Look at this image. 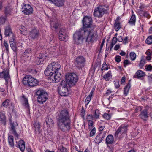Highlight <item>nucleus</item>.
<instances>
[{"label": "nucleus", "instance_id": "9d476101", "mask_svg": "<svg viewBox=\"0 0 152 152\" xmlns=\"http://www.w3.org/2000/svg\"><path fill=\"white\" fill-rule=\"evenodd\" d=\"M22 7V12L24 14L28 15L32 13L33 8L30 5L28 4H23Z\"/></svg>", "mask_w": 152, "mask_h": 152}, {"label": "nucleus", "instance_id": "bf43d9fd", "mask_svg": "<svg viewBox=\"0 0 152 152\" xmlns=\"http://www.w3.org/2000/svg\"><path fill=\"white\" fill-rule=\"evenodd\" d=\"M143 15L148 18H149L150 17L149 14L147 12V11H144Z\"/></svg>", "mask_w": 152, "mask_h": 152}, {"label": "nucleus", "instance_id": "bb28decb", "mask_svg": "<svg viewBox=\"0 0 152 152\" xmlns=\"http://www.w3.org/2000/svg\"><path fill=\"white\" fill-rule=\"evenodd\" d=\"M6 122V118L3 112H0V123L5 124Z\"/></svg>", "mask_w": 152, "mask_h": 152}, {"label": "nucleus", "instance_id": "13d9d810", "mask_svg": "<svg viewBox=\"0 0 152 152\" xmlns=\"http://www.w3.org/2000/svg\"><path fill=\"white\" fill-rule=\"evenodd\" d=\"M54 36L53 34H51L50 36V43L51 44L53 42H55V44L56 43V41H54Z\"/></svg>", "mask_w": 152, "mask_h": 152}, {"label": "nucleus", "instance_id": "49530a36", "mask_svg": "<svg viewBox=\"0 0 152 152\" xmlns=\"http://www.w3.org/2000/svg\"><path fill=\"white\" fill-rule=\"evenodd\" d=\"M130 57L131 60H134L136 58V54L133 52H131L130 53Z\"/></svg>", "mask_w": 152, "mask_h": 152}, {"label": "nucleus", "instance_id": "4468645a", "mask_svg": "<svg viewBox=\"0 0 152 152\" xmlns=\"http://www.w3.org/2000/svg\"><path fill=\"white\" fill-rule=\"evenodd\" d=\"M106 132H102L99 133L96 137L95 141L97 143L99 144L102 141L104 137Z\"/></svg>", "mask_w": 152, "mask_h": 152}, {"label": "nucleus", "instance_id": "412c9836", "mask_svg": "<svg viewBox=\"0 0 152 152\" xmlns=\"http://www.w3.org/2000/svg\"><path fill=\"white\" fill-rule=\"evenodd\" d=\"M145 75V73L144 72L141 70H138L136 72L133 77L139 79L144 76Z\"/></svg>", "mask_w": 152, "mask_h": 152}, {"label": "nucleus", "instance_id": "f03ea898", "mask_svg": "<svg viewBox=\"0 0 152 152\" xmlns=\"http://www.w3.org/2000/svg\"><path fill=\"white\" fill-rule=\"evenodd\" d=\"M71 120L68 112L66 110H62L58 116L57 125L58 128L64 132L70 129Z\"/></svg>", "mask_w": 152, "mask_h": 152}, {"label": "nucleus", "instance_id": "f704fd0d", "mask_svg": "<svg viewBox=\"0 0 152 152\" xmlns=\"http://www.w3.org/2000/svg\"><path fill=\"white\" fill-rule=\"evenodd\" d=\"M58 151L59 152H68V150L65 147L62 145L58 146Z\"/></svg>", "mask_w": 152, "mask_h": 152}, {"label": "nucleus", "instance_id": "79ce46f5", "mask_svg": "<svg viewBox=\"0 0 152 152\" xmlns=\"http://www.w3.org/2000/svg\"><path fill=\"white\" fill-rule=\"evenodd\" d=\"M145 43L148 45L152 44V35L149 36L145 41Z\"/></svg>", "mask_w": 152, "mask_h": 152}, {"label": "nucleus", "instance_id": "c9c22d12", "mask_svg": "<svg viewBox=\"0 0 152 152\" xmlns=\"http://www.w3.org/2000/svg\"><path fill=\"white\" fill-rule=\"evenodd\" d=\"M145 63V61L143 56H142L141 58V60L140 61L139 66L141 68L142 67Z\"/></svg>", "mask_w": 152, "mask_h": 152}, {"label": "nucleus", "instance_id": "8fccbe9b", "mask_svg": "<svg viewBox=\"0 0 152 152\" xmlns=\"http://www.w3.org/2000/svg\"><path fill=\"white\" fill-rule=\"evenodd\" d=\"M31 49H28L25 50L24 52V54L25 55L28 56V54H31Z\"/></svg>", "mask_w": 152, "mask_h": 152}, {"label": "nucleus", "instance_id": "b1692460", "mask_svg": "<svg viewBox=\"0 0 152 152\" xmlns=\"http://www.w3.org/2000/svg\"><path fill=\"white\" fill-rule=\"evenodd\" d=\"M8 142L9 145L12 148H14L15 144L14 138L12 136L9 135L8 137Z\"/></svg>", "mask_w": 152, "mask_h": 152}, {"label": "nucleus", "instance_id": "69168bd1", "mask_svg": "<svg viewBox=\"0 0 152 152\" xmlns=\"http://www.w3.org/2000/svg\"><path fill=\"white\" fill-rule=\"evenodd\" d=\"M110 89L107 90L106 93H105L104 95L107 96L110 94L112 93Z\"/></svg>", "mask_w": 152, "mask_h": 152}, {"label": "nucleus", "instance_id": "37998d69", "mask_svg": "<svg viewBox=\"0 0 152 152\" xmlns=\"http://www.w3.org/2000/svg\"><path fill=\"white\" fill-rule=\"evenodd\" d=\"M10 47L14 51H16V50L17 48L15 45V42H10Z\"/></svg>", "mask_w": 152, "mask_h": 152}, {"label": "nucleus", "instance_id": "ea45409f", "mask_svg": "<svg viewBox=\"0 0 152 152\" xmlns=\"http://www.w3.org/2000/svg\"><path fill=\"white\" fill-rule=\"evenodd\" d=\"M114 25L115 27V31H118L121 28V26L119 22H115Z\"/></svg>", "mask_w": 152, "mask_h": 152}, {"label": "nucleus", "instance_id": "6e6d98bb", "mask_svg": "<svg viewBox=\"0 0 152 152\" xmlns=\"http://www.w3.org/2000/svg\"><path fill=\"white\" fill-rule=\"evenodd\" d=\"M99 110H96L95 111L94 116H93L94 117V118L97 119L99 118Z\"/></svg>", "mask_w": 152, "mask_h": 152}, {"label": "nucleus", "instance_id": "5fc2aeb1", "mask_svg": "<svg viewBox=\"0 0 152 152\" xmlns=\"http://www.w3.org/2000/svg\"><path fill=\"white\" fill-rule=\"evenodd\" d=\"M88 124L89 129H91L93 128L94 122L93 121H88Z\"/></svg>", "mask_w": 152, "mask_h": 152}, {"label": "nucleus", "instance_id": "de8ad7c7", "mask_svg": "<svg viewBox=\"0 0 152 152\" xmlns=\"http://www.w3.org/2000/svg\"><path fill=\"white\" fill-rule=\"evenodd\" d=\"M66 28H60V31L58 33H61V34H63V35H66Z\"/></svg>", "mask_w": 152, "mask_h": 152}, {"label": "nucleus", "instance_id": "3c124183", "mask_svg": "<svg viewBox=\"0 0 152 152\" xmlns=\"http://www.w3.org/2000/svg\"><path fill=\"white\" fill-rule=\"evenodd\" d=\"M51 26L53 25V27L55 29H56L57 28L58 26L59 25V24L58 23H54V22H52L51 24Z\"/></svg>", "mask_w": 152, "mask_h": 152}, {"label": "nucleus", "instance_id": "7c9ffc66", "mask_svg": "<svg viewBox=\"0 0 152 152\" xmlns=\"http://www.w3.org/2000/svg\"><path fill=\"white\" fill-rule=\"evenodd\" d=\"M136 22V17L135 15L133 14L132 15L130 20L128 23L131 25H134Z\"/></svg>", "mask_w": 152, "mask_h": 152}, {"label": "nucleus", "instance_id": "423d86ee", "mask_svg": "<svg viewBox=\"0 0 152 152\" xmlns=\"http://www.w3.org/2000/svg\"><path fill=\"white\" fill-rule=\"evenodd\" d=\"M60 86L58 89V93L62 96H66L69 95L67 82L63 80L60 83Z\"/></svg>", "mask_w": 152, "mask_h": 152}, {"label": "nucleus", "instance_id": "473e14b6", "mask_svg": "<svg viewBox=\"0 0 152 152\" xmlns=\"http://www.w3.org/2000/svg\"><path fill=\"white\" fill-rule=\"evenodd\" d=\"M12 9L10 8L9 7H6L4 10V14L6 15H10Z\"/></svg>", "mask_w": 152, "mask_h": 152}, {"label": "nucleus", "instance_id": "6e6552de", "mask_svg": "<svg viewBox=\"0 0 152 152\" xmlns=\"http://www.w3.org/2000/svg\"><path fill=\"white\" fill-rule=\"evenodd\" d=\"M86 59L82 56L77 57L75 60V65L76 67L80 69L85 65Z\"/></svg>", "mask_w": 152, "mask_h": 152}, {"label": "nucleus", "instance_id": "a18cd8bd", "mask_svg": "<svg viewBox=\"0 0 152 152\" xmlns=\"http://www.w3.org/2000/svg\"><path fill=\"white\" fill-rule=\"evenodd\" d=\"M108 69V67L107 65L105 62H104L102 65L101 70L102 71L103 70H107Z\"/></svg>", "mask_w": 152, "mask_h": 152}, {"label": "nucleus", "instance_id": "20e7f679", "mask_svg": "<svg viewBox=\"0 0 152 152\" xmlns=\"http://www.w3.org/2000/svg\"><path fill=\"white\" fill-rule=\"evenodd\" d=\"M36 94L37 96V99L38 102L41 104L45 102L48 98L47 93L42 89L37 90Z\"/></svg>", "mask_w": 152, "mask_h": 152}, {"label": "nucleus", "instance_id": "2f4dec72", "mask_svg": "<svg viewBox=\"0 0 152 152\" xmlns=\"http://www.w3.org/2000/svg\"><path fill=\"white\" fill-rule=\"evenodd\" d=\"M54 3L58 7H61L64 4V0H53Z\"/></svg>", "mask_w": 152, "mask_h": 152}, {"label": "nucleus", "instance_id": "052dcab7", "mask_svg": "<svg viewBox=\"0 0 152 152\" xmlns=\"http://www.w3.org/2000/svg\"><path fill=\"white\" fill-rule=\"evenodd\" d=\"M91 99L90 98L88 97H86L85 101V103L86 105H88Z\"/></svg>", "mask_w": 152, "mask_h": 152}, {"label": "nucleus", "instance_id": "1a4fd4ad", "mask_svg": "<svg viewBox=\"0 0 152 152\" xmlns=\"http://www.w3.org/2000/svg\"><path fill=\"white\" fill-rule=\"evenodd\" d=\"M128 127V126L127 125L123 124L121 125L115 133V137L117 138L118 135H122L126 133L127 131Z\"/></svg>", "mask_w": 152, "mask_h": 152}, {"label": "nucleus", "instance_id": "338daca9", "mask_svg": "<svg viewBox=\"0 0 152 152\" xmlns=\"http://www.w3.org/2000/svg\"><path fill=\"white\" fill-rule=\"evenodd\" d=\"M129 37H126L124 39H123V43L124 44H126L127 43H128V38H129Z\"/></svg>", "mask_w": 152, "mask_h": 152}, {"label": "nucleus", "instance_id": "aec40b11", "mask_svg": "<svg viewBox=\"0 0 152 152\" xmlns=\"http://www.w3.org/2000/svg\"><path fill=\"white\" fill-rule=\"evenodd\" d=\"M16 146L19 147L22 152H24L25 148V142L23 140H21L19 141L18 144L16 145Z\"/></svg>", "mask_w": 152, "mask_h": 152}, {"label": "nucleus", "instance_id": "c756f323", "mask_svg": "<svg viewBox=\"0 0 152 152\" xmlns=\"http://www.w3.org/2000/svg\"><path fill=\"white\" fill-rule=\"evenodd\" d=\"M111 74V72L110 71H109L107 74L103 76V77L105 80L107 81H109L112 77Z\"/></svg>", "mask_w": 152, "mask_h": 152}, {"label": "nucleus", "instance_id": "c03bdc74", "mask_svg": "<svg viewBox=\"0 0 152 152\" xmlns=\"http://www.w3.org/2000/svg\"><path fill=\"white\" fill-rule=\"evenodd\" d=\"M23 104L24 106L27 108H28L29 107V104L28 103V100L26 98H24L23 99Z\"/></svg>", "mask_w": 152, "mask_h": 152}, {"label": "nucleus", "instance_id": "f8f14e48", "mask_svg": "<svg viewBox=\"0 0 152 152\" xmlns=\"http://www.w3.org/2000/svg\"><path fill=\"white\" fill-rule=\"evenodd\" d=\"M61 78L60 73L57 72L54 73L53 75L48 77V80L50 83H56L59 82Z\"/></svg>", "mask_w": 152, "mask_h": 152}, {"label": "nucleus", "instance_id": "ddd939ff", "mask_svg": "<svg viewBox=\"0 0 152 152\" xmlns=\"http://www.w3.org/2000/svg\"><path fill=\"white\" fill-rule=\"evenodd\" d=\"M47 57V54L45 53H42L40 54L36 59V62L37 65L42 64L43 61Z\"/></svg>", "mask_w": 152, "mask_h": 152}, {"label": "nucleus", "instance_id": "6ab92c4d", "mask_svg": "<svg viewBox=\"0 0 152 152\" xmlns=\"http://www.w3.org/2000/svg\"><path fill=\"white\" fill-rule=\"evenodd\" d=\"M53 70L51 67H49V65L48 66L47 68L45 69L44 71V73L46 76H49L53 75L55 72H53Z\"/></svg>", "mask_w": 152, "mask_h": 152}, {"label": "nucleus", "instance_id": "72a5a7b5", "mask_svg": "<svg viewBox=\"0 0 152 152\" xmlns=\"http://www.w3.org/2000/svg\"><path fill=\"white\" fill-rule=\"evenodd\" d=\"M20 33L23 35H25L27 33L26 28L24 26H21L19 28Z\"/></svg>", "mask_w": 152, "mask_h": 152}, {"label": "nucleus", "instance_id": "09e8293b", "mask_svg": "<svg viewBox=\"0 0 152 152\" xmlns=\"http://www.w3.org/2000/svg\"><path fill=\"white\" fill-rule=\"evenodd\" d=\"M103 118L107 120L110 119L111 117V115L109 114L105 113L103 115Z\"/></svg>", "mask_w": 152, "mask_h": 152}, {"label": "nucleus", "instance_id": "9b49d317", "mask_svg": "<svg viewBox=\"0 0 152 152\" xmlns=\"http://www.w3.org/2000/svg\"><path fill=\"white\" fill-rule=\"evenodd\" d=\"M0 78H4L5 80L6 83L7 84L10 79L9 69H7L1 72H0Z\"/></svg>", "mask_w": 152, "mask_h": 152}, {"label": "nucleus", "instance_id": "e2e57ef3", "mask_svg": "<svg viewBox=\"0 0 152 152\" xmlns=\"http://www.w3.org/2000/svg\"><path fill=\"white\" fill-rule=\"evenodd\" d=\"M116 61L119 63L121 61V56H116L115 58Z\"/></svg>", "mask_w": 152, "mask_h": 152}, {"label": "nucleus", "instance_id": "603ef678", "mask_svg": "<svg viewBox=\"0 0 152 152\" xmlns=\"http://www.w3.org/2000/svg\"><path fill=\"white\" fill-rule=\"evenodd\" d=\"M94 117L90 115H88L87 116L86 119L88 121H92V120H94Z\"/></svg>", "mask_w": 152, "mask_h": 152}, {"label": "nucleus", "instance_id": "cd10ccee", "mask_svg": "<svg viewBox=\"0 0 152 152\" xmlns=\"http://www.w3.org/2000/svg\"><path fill=\"white\" fill-rule=\"evenodd\" d=\"M130 87L131 84L130 83H129L124 88V94L125 96H126L127 95Z\"/></svg>", "mask_w": 152, "mask_h": 152}, {"label": "nucleus", "instance_id": "a19ab883", "mask_svg": "<svg viewBox=\"0 0 152 152\" xmlns=\"http://www.w3.org/2000/svg\"><path fill=\"white\" fill-rule=\"evenodd\" d=\"M10 102V100L6 99L2 103V105L5 107H7L9 105Z\"/></svg>", "mask_w": 152, "mask_h": 152}, {"label": "nucleus", "instance_id": "58836bf2", "mask_svg": "<svg viewBox=\"0 0 152 152\" xmlns=\"http://www.w3.org/2000/svg\"><path fill=\"white\" fill-rule=\"evenodd\" d=\"M118 39L116 37H114L112 39V42L110 44L111 48H112L113 47L114 45L116 43Z\"/></svg>", "mask_w": 152, "mask_h": 152}, {"label": "nucleus", "instance_id": "c85d7f7f", "mask_svg": "<svg viewBox=\"0 0 152 152\" xmlns=\"http://www.w3.org/2000/svg\"><path fill=\"white\" fill-rule=\"evenodd\" d=\"M61 33H58V36L60 41H66L67 40V36L66 35H63Z\"/></svg>", "mask_w": 152, "mask_h": 152}, {"label": "nucleus", "instance_id": "0eeeda50", "mask_svg": "<svg viewBox=\"0 0 152 152\" xmlns=\"http://www.w3.org/2000/svg\"><path fill=\"white\" fill-rule=\"evenodd\" d=\"M107 12L105 6L100 5L95 8L94 12V16L98 17H102L104 14Z\"/></svg>", "mask_w": 152, "mask_h": 152}, {"label": "nucleus", "instance_id": "774afa93", "mask_svg": "<svg viewBox=\"0 0 152 152\" xmlns=\"http://www.w3.org/2000/svg\"><path fill=\"white\" fill-rule=\"evenodd\" d=\"M4 45L5 46L6 49L7 50H8V43L6 41H4Z\"/></svg>", "mask_w": 152, "mask_h": 152}, {"label": "nucleus", "instance_id": "393cba45", "mask_svg": "<svg viewBox=\"0 0 152 152\" xmlns=\"http://www.w3.org/2000/svg\"><path fill=\"white\" fill-rule=\"evenodd\" d=\"M13 33L10 27L9 26H7L5 28L4 34L6 36Z\"/></svg>", "mask_w": 152, "mask_h": 152}, {"label": "nucleus", "instance_id": "0e129e2a", "mask_svg": "<svg viewBox=\"0 0 152 152\" xmlns=\"http://www.w3.org/2000/svg\"><path fill=\"white\" fill-rule=\"evenodd\" d=\"M114 82L115 87L117 88H118L120 86L119 81H114Z\"/></svg>", "mask_w": 152, "mask_h": 152}, {"label": "nucleus", "instance_id": "39448f33", "mask_svg": "<svg viewBox=\"0 0 152 152\" xmlns=\"http://www.w3.org/2000/svg\"><path fill=\"white\" fill-rule=\"evenodd\" d=\"M66 77L67 84L68 83L70 86L75 85L78 79L77 76L73 73L67 74L66 75Z\"/></svg>", "mask_w": 152, "mask_h": 152}, {"label": "nucleus", "instance_id": "4be33fe9", "mask_svg": "<svg viewBox=\"0 0 152 152\" xmlns=\"http://www.w3.org/2000/svg\"><path fill=\"white\" fill-rule=\"evenodd\" d=\"M105 141L107 145L113 144L114 142L113 136L111 134L108 135Z\"/></svg>", "mask_w": 152, "mask_h": 152}, {"label": "nucleus", "instance_id": "680f3d73", "mask_svg": "<svg viewBox=\"0 0 152 152\" xmlns=\"http://www.w3.org/2000/svg\"><path fill=\"white\" fill-rule=\"evenodd\" d=\"M5 21V18L3 17H1L0 18V24H3Z\"/></svg>", "mask_w": 152, "mask_h": 152}, {"label": "nucleus", "instance_id": "2eb2a0df", "mask_svg": "<svg viewBox=\"0 0 152 152\" xmlns=\"http://www.w3.org/2000/svg\"><path fill=\"white\" fill-rule=\"evenodd\" d=\"M49 67H51L53 70V72L56 73L58 72L61 67V65L57 62H53L49 65Z\"/></svg>", "mask_w": 152, "mask_h": 152}, {"label": "nucleus", "instance_id": "7ed1b4c3", "mask_svg": "<svg viewBox=\"0 0 152 152\" xmlns=\"http://www.w3.org/2000/svg\"><path fill=\"white\" fill-rule=\"evenodd\" d=\"M23 83L25 85L33 87L38 85L39 82L32 76L26 75L23 78Z\"/></svg>", "mask_w": 152, "mask_h": 152}, {"label": "nucleus", "instance_id": "4c0bfd02", "mask_svg": "<svg viewBox=\"0 0 152 152\" xmlns=\"http://www.w3.org/2000/svg\"><path fill=\"white\" fill-rule=\"evenodd\" d=\"M145 53L147 55V56L146 57V59L148 61L150 60L151 59V56L152 55V53L148 50Z\"/></svg>", "mask_w": 152, "mask_h": 152}, {"label": "nucleus", "instance_id": "4d7b16f0", "mask_svg": "<svg viewBox=\"0 0 152 152\" xmlns=\"http://www.w3.org/2000/svg\"><path fill=\"white\" fill-rule=\"evenodd\" d=\"M131 64L130 62L128 60H125L124 61V67H126V65H129Z\"/></svg>", "mask_w": 152, "mask_h": 152}, {"label": "nucleus", "instance_id": "a211bd4d", "mask_svg": "<svg viewBox=\"0 0 152 152\" xmlns=\"http://www.w3.org/2000/svg\"><path fill=\"white\" fill-rule=\"evenodd\" d=\"M29 37L33 39L37 38L39 35V31L35 28L31 30L29 34Z\"/></svg>", "mask_w": 152, "mask_h": 152}, {"label": "nucleus", "instance_id": "5701e85b", "mask_svg": "<svg viewBox=\"0 0 152 152\" xmlns=\"http://www.w3.org/2000/svg\"><path fill=\"white\" fill-rule=\"evenodd\" d=\"M34 125L35 128V130L36 133L39 132L40 133L41 132L42 130L40 129V125L39 122L37 121H35Z\"/></svg>", "mask_w": 152, "mask_h": 152}, {"label": "nucleus", "instance_id": "f3484780", "mask_svg": "<svg viewBox=\"0 0 152 152\" xmlns=\"http://www.w3.org/2000/svg\"><path fill=\"white\" fill-rule=\"evenodd\" d=\"M140 108L141 111V113L139 115V116L142 119L145 120L148 117V110L147 108H145L142 111H141L142 107H140Z\"/></svg>", "mask_w": 152, "mask_h": 152}, {"label": "nucleus", "instance_id": "f257e3e1", "mask_svg": "<svg viewBox=\"0 0 152 152\" xmlns=\"http://www.w3.org/2000/svg\"><path fill=\"white\" fill-rule=\"evenodd\" d=\"M83 27L75 32L73 35L74 43L79 44L83 42H93L96 40L97 32L94 30L96 26L93 24L92 18L86 16L82 20Z\"/></svg>", "mask_w": 152, "mask_h": 152}, {"label": "nucleus", "instance_id": "a878e982", "mask_svg": "<svg viewBox=\"0 0 152 152\" xmlns=\"http://www.w3.org/2000/svg\"><path fill=\"white\" fill-rule=\"evenodd\" d=\"M46 122L47 125L48 126H52L54 124V122L49 116H47L46 119Z\"/></svg>", "mask_w": 152, "mask_h": 152}, {"label": "nucleus", "instance_id": "864d4df0", "mask_svg": "<svg viewBox=\"0 0 152 152\" xmlns=\"http://www.w3.org/2000/svg\"><path fill=\"white\" fill-rule=\"evenodd\" d=\"M96 133V129L95 127H94L92 129L90 133V136L91 137L93 136Z\"/></svg>", "mask_w": 152, "mask_h": 152}, {"label": "nucleus", "instance_id": "dca6fc26", "mask_svg": "<svg viewBox=\"0 0 152 152\" xmlns=\"http://www.w3.org/2000/svg\"><path fill=\"white\" fill-rule=\"evenodd\" d=\"M11 124V130L12 132V134L16 137H18V134H17L15 129V127L18 126V124L16 122H12V121H10Z\"/></svg>", "mask_w": 152, "mask_h": 152}, {"label": "nucleus", "instance_id": "e433bc0d", "mask_svg": "<svg viewBox=\"0 0 152 152\" xmlns=\"http://www.w3.org/2000/svg\"><path fill=\"white\" fill-rule=\"evenodd\" d=\"M9 37V39L10 42H15V36L13 33L11 34L10 35L8 36Z\"/></svg>", "mask_w": 152, "mask_h": 152}]
</instances>
